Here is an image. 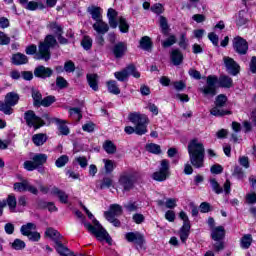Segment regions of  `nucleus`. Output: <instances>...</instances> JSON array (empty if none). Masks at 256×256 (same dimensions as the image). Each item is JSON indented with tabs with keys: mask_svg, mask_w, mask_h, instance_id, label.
Returning <instances> with one entry per match:
<instances>
[{
	"mask_svg": "<svg viewBox=\"0 0 256 256\" xmlns=\"http://www.w3.org/2000/svg\"><path fill=\"white\" fill-rule=\"evenodd\" d=\"M169 177V160L164 159L160 163L159 171H156L152 175L154 181H166Z\"/></svg>",
	"mask_w": 256,
	"mask_h": 256,
	"instance_id": "9d476101",
	"label": "nucleus"
},
{
	"mask_svg": "<svg viewBox=\"0 0 256 256\" xmlns=\"http://www.w3.org/2000/svg\"><path fill=\"white\" fill-rule=\"evenodd\" d=\"M103 163H104V169L106 173H113V170L115 169V167H117L115 165V161L113 160L104 159Z\"/></svg>",
	"mask_w": 256,
	"mask_h": 256,
	"instance_id": "79ce46f5",
	"label": "nucleus"
},
{
	"mask_svg": "<svg viewBox=\"0 0 256 256\" xmlns=\"http://www.w3.org/2000/svg\"><path fill=\"white\" fill-rule=\"evenodd\" d=\"M216 242L212 244L213 249L216 253H219V251H223L225 249V243L223 240H215Z\"/></svg>",
	"mask_w": 256,
	"mask_h": 256,
	"instance_id": "13d9d810",
	"label": "nucleus"
},
{
	"mask_svg": "<svg viewBox=\"0 0 256 256\" xmlns=\"http://www.w3.org/2000/svg\"><path fill=\"white\" fill-rule=\"evenodd\" d=\"M12 63L13 65H26L29 63V58L25 54L16 53L12 56Z\"/></svg>",
	"mask_w": 256,
	"mask_h": 256,
	"instance_id": "b1692460",
	"label": "nucleus"
},
{
	"mask_svg": "<svg viewBox=\"0 0 256 256\" xmlns=\"http://www.w3.org/2000/svg\"><path fill=\"white\" fill-rule=\"evenodd\" d=\"M5 101H6V103H8L9 106L15 107V105H17V103H19V94L15 93V92H9L5 96Z\"/></svg>",
	"mask_w": 256,
	"mask_h": 256,
	"instance_id": "c756f323",
	"label": "nucleus"
},
{
	"mask_svg": "<svg viewBox=\"0 0 256 256\" xmlns=\"http://www.w3.org/2000/svg\"><path fill=\"white\" fill-rule=\"evenodd\" d=\"M35 229H37V225H35V223L29 222L26 225L21 226L20 232L22 235H24V237H27V235L35 231Z\"/></svg>",
	"mask_w": 256,
	"mask_h": 256,
	"instance_id": "473e14b6",
	"label": "nucleus"
},
{
	"mask_svg": "<svg viewBox=\"0 0 256 256\" xmlns=\"http://www.w3.org/2000/svg\"><path fill=\"white\" fill-rule=\"evenodd\" d=\"M93 29L98 33V35H105L109 31V24L104 22L103 19L96 20L93 24Z\"/></svg>",
	"mask_w": 256,
	"mask_h": 256,
	"instance_id": "6ab92c4d",
	"label": "nucleus"
},
{
	"mask_svg": "<svg viewBox=\"0 0 256 256\" xmlns=\"http://www.w3.org/2000/svg\"><path fill=\"white\" fill-rule=\"evenodd\" d=\"M247 12L245 11H240L237 15V18H236V25L238 27H243V25H247Z\"/></svg>",
	"mask_w": 256,
	"mask_h": 256,
	"instance_id": "4c0bfd02",
	"label": "nucleus"
},
{
	"mask_svg": "<svg viewBox=\"0 0 256 256\" xmlns=\"http://www.w3.org/2000/svg\"><path fill=\"white\" fill-rule=\"evenodd\" d=\"M120 186H122L123 191H131L133 189V176L127 172H124L120 175L118 180Z\"/></svg>",
	"mask_w": 256,
	"mask_h": 256,
	"instance_id": "f8f14e48",
	"label": "nucleus"
},
{
	"mask_svg": "<svg viewBox=\"0 0 256 256\" xmlns=\"http://www.w3.org/2000/svg\"><path fill=\"white\" fill-rule=\"evenodd\" d=\"M64 71L66 73H74L75 72V63L71 60L66 61L64 63Z\"/></svg>",
	"mask_w": 256,
	"mask_h": 256,
	"instance_id": "5fc2aeb1",
	"label": "nucleus"
},
{
	"mask_svg": "<svg viewBox=\"0 0 256 256\" xmlns=\"http://www.w3.org/2000/svg\"><path fill=\"white\" fill-rule=\"evenodd\" d=\"M129 121L134 123L136 135H145L147 133V125H149V118L145 114L131 113L128 116Z\"/></svg>",
	"mask_w": 256,
	"mask_h": 256,
	"instance_id": "423d86ee",
	"label": "nucleus"
},
{
	"mask_svg": "<svg viewBox=\"0 0 256 256\" xmlns=\"http://www.w3.org/2000/svg\"><path fill=\"white\" fill-rule=\"evenodd\" d=\"M217 83L224 89H231L233 87V79L231 77L222 75L218 78L215 75H209L206 78V85L199 88L200 93L207 99L215 97L217 95Z\"/></svg>",
	"mask_w": 256,
	"mask_h": 256,
	"instance_id": "f257e3e1",
	"label": "nucleus"
},
{
	"mask_svg": "<svg viewBox=\"0 0 256 256\" xmlns=\"http://www.w3.org/2000/svg\"><path fill=\"white\" fill-rule=\"evenodd\" d=\"M118 21L121 33H129V24L127 23V20H125L123 17H120Z\"/></svg>",
	"mask_w": 256,
	"mask_h": 256,
	"instance_id": "de8ad7c7",
	"label": "nucleus"
},
{
	"mask_svg": "<svg viewBox=\"0 0 256 256\" xmlns=\"http://www.w3.org/2000/svg\"><path fill=\"white\" fill-rule=\"evenodd\" d=\"M112 53L116 59L125 57V53H127V43L118 42L113 46Z\"/></svg>",
	"mask_w": 256,
	"mask_h": 256,
	"instance_id": "f3484780",
	"label": "nucleus"
},
{
	"mask_svg": "<svg viewBox=\"0 0 256 256\" xmlns=\"http://www.w3.org/2000/svg\"><path fill=\"white\" fill-rule=\"evenodd\" d=\"M214 107L210 110V113L214 117H224V115H231V111L224 110L223 108L227 105V96L220 94L216 97Z\"/></svg>",
	"mask_w": 256,
	"mask_h": 256,
	"instance_id": "0eeeda50",
	"label": "nucleus"
},
{
	"mask_svg": "<svg viewBox=\"0 0 256 256\" xmlns=\"http://www.w3.org/2000/svg\"><path fill=\"white\" fill-rule=\"evenodd\" d=\"M11 247L12 249H15V251H23V249H25L26 247V244H25V241L17 238L11 244Z\"/></svg>",
	"mask_w": 256,
	"mask_h": 256,
	"instance_id": "37998d69",
	"label": "nucleus"
},
{
	"mask_svg": "<svg viewBox=\"0 0 256 256\" xmlns=\"http://www.w3.org/2000/svg\"><path fill=\"white\" fill-rule=\"evenodd\" d=\"M57 45V39L54 35L46 36L44 42H40L38 46V53L35 59L37 61H49L51 59V47Z\"/></svg>",
	"mask_w": 256,
	"mask_h": 256,
	"instance_id": "20e7f679",
	"label": "nucleus"
},
{
	"mask_svg": "<svg viewBox=\"0 0 256 256\" xmlns=\"http://www.w3.org/2000/svg\"><path fill=\"white\" fill-rule=\"evenodd\" d=\"M132 219L136 225H141L145 221V216L140 213H136L132 216Z\"/></svg>",
	"mask_w": 256,
	"mask_h": 256,
	"instance_id": "338daca9",
	"label": "nucleus"
},
{
	"mask_svg": "<svg viewBox=\"0 0 256 256\" xmlns=\"http://www.w3.org/2000/svg\"><path fill=\"white\" fill-rule=\"evenodd\" d=\"M188 155L191 165L195 169H201L205 166V146L197 139L188 143Z\"/></svg>",
	"mask_w": 256,
	"mask_h": 256,
	"instance_id": "f03ea898",
	"label": "nucleus"
},
{
	"mask_svg": "<svg viewBox=\"0 0 256 256\" xmlns=\"http://www.w3.org/2000/svg\"><path fill=\"white\" fill-rule=\"evenodd\" d=\"M210 185L213 189V191L217 194V195H221V193H223V188H221V186L219 185V182H217L216 179H211L210 180Z\"/></svg>",
	"mask_w": 256,
	"mask_h": 256,
	"instance_id": "09e8293b",
	"label": "nucleus"
},
{
	"mask_svg": "<svg viewBox=\"0 0 256 256\" xmlns=\"http://www.w3.org/2000/svg\"><path fill=\"white\" fill-rule=\"evenodd\" d=\"M224 65L230 75H238L240 66L230 57H224Z\"/></svg>",
	"mask_w": 256,
	"mask_h": 256,
	"instance_id": "dca6fc26",
	"label": "nucleus"
},
{
	"mask_svg": "<svg viewBox=\"0 0 256 256\" xmlns=\"http://www.w3.org/2000/svg\"><path fill=\"white\" fill-rule=\"evenodd\" d=\"M56 86L59 89H65L69 86V83L67 82V80H65V78L60 76L56 78Z\"/></svg>",
	"mask_w": 256,
	"mask_h": 256,
	"instance_id": "4d7b16f0",
	"label": "nucleus"
},
{
	"mask_svg": "<svg viewBox=\"0 0 256 256\" xmlns=\"http://www.w3.org/2000/svg\"><path fill=\"white\" fill-rule=\"evenodd\" d=\"M234 177H237V179H243L245 177V172L243 171V168L240 166H235L233 171Z\"/></svg>",
	"mask_w": 256,
	"mask_h": 256,
	"instance_id": "0e129e2a",
	"label": "nucleus"
},
{
	"mask_svg": "<svg viewBox=\"0 0 256 256\" xmlns=\"http://www.w3.org/2000/svg\"><path fill=\"white\" fill-rule=\"evenodd\" d=\"M175 43H177V38L175 37V35H171L165 41L162 42V46L164 48H167L171 47L172 45H175Z\"/></svg>",
	"mask_w": 256,
	"mask_h": 256,
	"instance_id": "864d4df0",
	"label": "nucleus"
},
{
	"mask_svg": "<svg viewBox=\"0 0 256 256\" xmlns=\"http://www.w3.org/2000/svg\"><path fill=\"white\" fill-rule=\"evenodd\" d=\"M238 163L244 169H249V167H251V164L249 162V157H247V156H240L238 158Z\"/></svg>",
	"mask_w": 256,
	"mask_h": 256,
	"instance_id": "603ef678",
	"label": "nucleus"
},
{
	"mask_svg": "<svg viewBox=\"0 0 256 256\" xmlns=\"http://www.w3.org/2000/svg\"><path fill=\"white\" fill-rule=\"evenodd\" d=\"M55 101H56L55 96H47L40 103V107H51V105H53Z\"/></svg>",
	"mask_w": 256,
	"mask_h": 256,
	"instance_id": "8fccbe9b",
	"label": "nucleus"
},
{
	"mask_svg": "<svg viewBox=\"0 0 256 256\" xmlns=\"http://www.w3.org/2000/svg\"><path fill=\"white\" fill-rule=\"evenodd\" d=\"M2 203H5V207H9L12 213H15L17 209V198L15 194H9L6 200H2Z\"/></svg>",
	"mask_w": 256,
	"mask_h": 256,
	"instance_id": "5701e85b",
	"label": "nucleus"
},
{
	"mask_svg": "<svg viewBox=\"0 0 256 256\" xmlns=\"http://www.w3.org/2000/svg\"><path fill=\"white\" fill-rule=\"evenodd\" d=\"M170 59L173 65H181L183 63V53L179 49L172 50Z\"/></svg>",
	"mask_w": 256,
	"mask_h": 256,
	"instance_id": "cd10ccee",
	"label": "nucleus"
},
{
	"mask_svg": "<svg viewBox=\"0 0 256 256\" xmlns=\"http://www.w3.org/2000/svg\"><path fill=\"white\" fill-rule=\"evenodd\" d=\"M130 75H132V77H135V79H139V77H141V73L137 71V68L134 66V64H129L121 71L114 73L115 79L121 82L127 81Z\"/></svg>",
	"mask_w": 256,
	"mask_h": 256,
	"instance_id": "6e6552de",
	"label": "nucleus"
},
{
	"mask_svg": "<svg viewBox=\"0 0 256 256\" xmlns=\"http://www.w3.org/2000/svg\"><path fill=\"white\" fill-rule=\"evenodd\" d=\"M117 15H119V13L115 9H108L107 18L108 23L112 29H117V27L119 26V22H117Z\"/></svg>",
	"mask_w": 256,
	"mask_h": 256,
	"instance_id": "aec40b11",
	"label": "nucleus"
},
{
	"mask_svg": "<svg viewBox=\"0 0 256 256\" xmlns=\"http://www.w3.org/2000/svg\"><path fill=\"white\" fill-rule=\"evenodd\" d=\"M123 215V207L119 204L110 205L109 211L104 212V217L107 221H111L113 217H119Z\"/></svg>",
	"mask_w": 256,
	"mask_h": 256,
	"instance_id": "4468645a",
	"label": "nucleus"
},
{
	"mask_svg": "<svg viewBox=\"0 0 256 256\" xmlns=\"http://www.w3.org/2000/svg\"><path fill=\"white\" fill-rule=\"evenodd\" d=\"M102 11L103 10L101 9V7H97V6L88 7V13H90L94 21H100L101 19H103V15L101 14Z\"/></svg>",
	"mask_w": 256,
	"mask_h": 256,
	"instance_id": "393cba45",
	"label": "nucleus"
},
{
	"mask_svg": "<svg viewBox=\"0 0 256 256\" xmlns=\"http://www.w3.org/2000/svg\"><path fill=\"white\" fill-rule=\"evenodd\" d=\"M191 231V224H183L180 229V239L182 243H185L189 239V233Z\"/></svg>",
	"mask_w": 256,
	"mask_h": 256,
	"instance_id": "2f4dec72",
	"label": "nucleus"
},
{
	"mask_svg": "<svg viewBox=\"0 0 256 256\" xmlns=\"http://www.w3.org/2000/svg\"><path fill=\"white\" fill-rule=\"evenodd\" d=\"M178 45L179 47H181V49H187V47L189 46V40H187V36L185 33L181 34Z\"/></svg>",
	"mask_w": 256,
	"mask_h": 256,
	"instance_id": "bf43d9fd",
	"label": "nucleus"
},
{
	"mask_svg": "<svg viewBox=\"0 0 256 256\" xmlns=\"http://www.w3.org/2000/svg\"><path fill=\"white\" fill-rule=\"evenodd\" d=\"M128 243H136L137 245H143L144 237L140 232H128L125 235Z\"/></svg>",
	"mask_w": 256,
	"mask_h": 256,
	"instance_id": "a211bd4d",
	"label": "nucleus"
},
{
	"mask_svg": "<svg viewBox=\"0 0 256 256\" xmlns=\"http://www.w3.org/2000/svg\"><path fill=\"white\" fill-rule=\"evenodd\" d=\"M69 113L70 117H73V119H76L77 121H80L81 117H83V115H81V109L79 108H72Z\"/></svg>",
	"mask_w": 256,
	"mask_h": 256,
	"instance_id": "6e6d98bb",
	"label": "nucleus"
},
{
	"mask_svg": "<svg viewBox=\"0 0 256 256\" xmlns=\"http://www.w3.org/2000/svg\"><path fill=\"white\" fill-rule=\"evenodd\" d=\"M53 75V69L40 65L34 69V77L38 79H49Z\"/></svg>",
	"mask_w": 256,
	"mask_h": 256,
	"instance_id": "2eb2a0df",
	"label": "nucleus"
},
{
	"mask_svg": "<svg viewBox=\"0 0 256 256\" xmlns=\"http://www.w3.org/2000/svg\"><path fill=\"white\" fill-rule=\"evenodd\" d=\"M32 141L37 147H41L47 141V136L45 134H36L32 137Z\"/></svg>",
	"mask_w": 256,
	"mask_h": 256,
	"instance_id": "58836bf2",
	"label": "nucleus"
},
{
	"mask_svg": "<svg viewBox=\"0 0 256 256\" xmlns=\"http://www.w3.org/2000/svg\"><path fill=\"white\" fill-rule=\"evenodd\" d=\"M103 149L108 153V155H114L117 153V146L113 143V141L106 140L103 144Z\"/></svg>",
	"mask_w": 256,
	"mask_h": 256,
	"instance_id": "72a5a7b5",
	"label": "nucleus"
},
{
	"mask_svg": "<svg viewBox=\"0 0 256 256\" xmlns=\"http://www.w3.org/2000/svg\"><path fill=\"white\" fill-rule=\"evenodd\" d=\"M25 53L26 55H35L34 57H37L39 51L37 52V46L35 44H32L26 47Z\"/></svg>",
	"mask_w": 256,
	"mask_h": 256,
	"instance_id": "e2e57ef3",
	"label": "nucleus"
},
{
	"mask_svg": "<svg viewBox=\"0 0 256 256\" xmlns=\"http://www.w3.org/2000/svg\"><path fill=\"white\" fill-rule=\"evenodd\" d=\"M31 160H27L24 162L23 167L26 171H35L37 169L38 173H45V168L43 165L47 163V154L37 153L31 154Z\"/></svg>",
	"mask_w": 256,
	"mask_h": 256,
	"instance_id": "39448f33",
	"label": "nucleus"
},
{
	"mask_svg": "<svg viewBox=\"0 0 256 256\" xmlns=\"http://www.w3.org/2000/svg\"><path fill=\"white\" fill-rule=\"evenodd\" d=\"M47 29L52 31V33H55V35H60V33H63V27H61V25H59L57 22H49L47 24Z\"/></svg>",
	"mask_w": 256,
	"mask_h": 256,
	"instance_id": "e433bc0d",
	"label": "nucleus"
},
{
	"mask_svg": "<svg viewBox=\"0 0 256 256\" xmlns=\"http://www.w3.org/2000/svg\"><path fill=\"white\" fill-rule=\"evenodd\" d=\"M29 181L23 180L22 182H16L14 183V191H17L18 193H23L27 191V185Z\"/></svg>",
	"mask_w": 256,
	"mask_h": 256,
	"instance_id": "a19ab883",
	"label": "nucleus"
},
{
	"mask_svg": "<svg viewBox=\"0 0 256 256\" xmlns=\"http://www.w3.org/2000/svg\"><path fill=\"white\" fill-rule=\"evenodd\" d=\"M75 161H77L78 165H80V167L82 169L87 168V165H89V162L87 160V157L85 156H79L75 158Z\"/></svg>",
	"mask_w": 256,
	"mask_h": 256,
	"instance_id": "680f3d73",
	"label": "nucleus"
},
{
	"mask_svg": "<svg viewBox=\"0 0 256 256\" xmlns=\"http://www.w3.org/2000/svg\"><path fill=\"white\" fill-rule=\"evenodd\" d=\"M146 151L154 155H161V146L159 144L150 143L146 145Z\"/></svg>",
	"mask_w": 256,
	"mask_h": 256,
	"instance_id": "ea45409f",
	"label": "nucleus"
},
{
	"mask_svg": "<svg viewBox=\"0 0 256 256\" xmlns=\"http://www.w3.org/2000/svg\"><path fill=\"white\" fill-rule=\"evenodd\" d=\"M32 99L34 107H41L43 95H41V92H39V90L32 89Z\"/></svg>",
	"mask_w": 256,
	"mask_h": 256,
	"instance_id": "f704fd0d",
	"label": "nucleus"
},
{
	"mask_svg": "<svg viewBox=\"0 0 256 256\" xmlns=\"http://www.w3.org/2000/svg\"><path fill=\"white\" fill-rule=\"evenodd\" d=\"M124 207L126 208V211H129L130 213H133L134 211H137L139 209L137 202L132 201L124 204Z\"/></svg>",
	"mask_w": 256,
	"mask_h": 256,
	"instance_id": "052dcab7",
	"label": "nucleus"
},
{
	"mask_svg": "<svg viewBox=\"0 0 256 256\" xmlns=\"http://www.w3.org/2000/svg\"><path fill=\"white\" fill-rule=\"evenodd\" d=\"M11 107L12 106L9 105L6 100H4V102L0 101V111H2V113H4L5 115H11L13 113V108Z\"/></svg>",
	"mask_w": 256,
	"mask_h": 256,
	"instance_id": "c03bdc74",
	"label": "nucleus"
},
{
	"mask_svg": "<svg viewBox=\"0 0 256 256\" xmlns=\"http://www.w3.org/2000/svg\"><path fill=\"white\" fill-rule=\"evenodd\" d=\"M53 123L58 125V131H60L61 135H69V127L66 125L67 122L65 120L53 118Z\"/></svg>",
	"mask_w": 256,
	"mask_h": 256,
	"instance_id": "bb28decb",
	"label": "nucleus"
},
{
	"mask_svg": "<svg viewBox=\"0 0 256 256\" xmlns=\"http://www.w3.org/2000/svg\"><path fill=\"white\" fill-rule=\"evenodd\" d=\"M160 27L162 29V33L167 35V30L169 29V25L167 24V19L163 16L160 17Z\"/></svg>",
	"mask_w": 256,
	"mask_h": 256,
	"instance_id": "69168bd1",
	"label": "nucleus"
},
{
	"mask_svg": "<svg viewBox=\"0 0 256 256\" xmlns=\"http://www.w3.org/2000/svg\"><path fill=\"white\" fill-rule=\"evenodd\" d=\"M81 46L85 51H89L93 47V39L89 36H84V38L81 41Z\"/></svg>",
	"mask_w": 256,
	"mask_h": 256,
	"instance_id": "a18cd8bd",
	"label": "nucleus"
},
{
	"mask_svg": "<svg viewBox=\"0 0 256 256\" xmlns=\"http://www.w3.org/2000/svg\"><path fill=\"white\" fill-rule=\"evenodd\" d=\"M88 85L93 91H99V76L97 74H87Z\"/></svg>",
	"mask_w": 256,
	"mask_h": 256,
	"instance_id": "a878e982",
	"label": "nucleus"
},
{
	"mask_svg": "<svg viewBox=\"0 0 256 256\" xmlns=\"http://www.w3.org/2000/svg\"><path fill=\"white\" fill-rule=\"evenodd\" d=\"M113 187V179L110 177H104L100 183V189H109Z\"/></svg>",
	"mask_w": 256,
	"mask_h": 256,
	"instance_id": "49530a36",
	"label": "nucleus"
},
{
	"mask_svg": "<svg viewBox=\"0 0 256 256\" xmlns=\"http://www.w3.org/2000/svg\"><path fill=\"white\" fill-rule=\"evenodd\" d=\"M107 87L109 93H112V95H119L121 93V89H119V86L117 85V81L110 80L107 82Z\"/></svg>",
	"mask_w": 256,
	"mask_h": 256,
	"instance_id": "c9c22d12",
	"label": "nucleus"
},
{
	"mask_svg": "<svg viewBox=\"0 0 256 256\" xmlns=\"http://www.w3.org/2000/svg\"><path fill=\"white\" fill-rule=\"evenodd\" d=\"M234 49L236 53H239V55H247V51H249V44L247 43V40L237 37L234 39Z\"/></svg>",
	"mask_w": 256,
	"mask_h": 256,
	"instance_id": "ddd939ff",
	"label": "nucleus"
},
{
	"mask_svg": "<svg viewBox=\"0 0 256 256\" xmlns=\"http://www.w3.org/2000/svg\"><path fill=\"white\" fill-rule=\"evenodd\" d=\"M51 193L52 195H57L60 203H63L64 205L69 203V195L65 191L57 188V186L52 187Z\"/></svg>",
	"mask_w": 256,
	"mask_h": 256,
	"instance_id": "412c9836",
	"label": "nucleus"
},
{
	"mask_svg": "<svg viewBox=\"0 0 256 256\" xmlns=\"http://www.w3.org/2000/svg\"><path fill=\"white\" fill-rule=\"evenodd\" d=\"M253 243V235L245 234L240 239V247L241 249H249Z\"/></svg>",
	"mask_w": 256,
	"mask_h": 256,
	"instance_id": "7c9ffc66",
	"label": "nucleus"
},
{
	"mask_svg": "<svg viewBox=\"0 0 256 256\" xmlns=\"http://www.w3.org/2000/svg\"><path fill=\"white\" fill-rule=\"evenodd\" d=\"M139 47L140 49H143V51H151V48L153 47V42H151V38L149 36H143L140 39Z\"/></svg>",
	"mask_w": 256,
	"mask_h": 256,
	"instance_id": "c85d7f7f",
	"label": "nucleus"
},
{
	"mask_svg": "<svg viewBox=\"0 0 256 256\" xmlns=\"http://www.w3.org/2000/svg\"><path fill=\"white\" fill-rule=\"evenodd\" d=\"M24 119L26 121V125H28V127H34L35 131H37V129H40V127H43V125H45L43 119L35 115V112L33 110L26 111L24 113Z\"/></svg>",
	"mask_w": 256,
	"mask_h": 256,
	"instance_id": "1a4fd4ad",
	"label": "nucleus"
},
{
	"mask_svg": "<svg viewBox=\"0 0 256 256\" xmlns=\"http://www.w3.org/2000/svg\"><path fill=\"white\" fill-rule=\"evenodd\" d=\"M66 163H69V156L62 155L56 160L55 165L56 167L61 168L65 167Z\"/></svg>",
	"mask_w": 256,
	"mask_h": 256,
	"instance_id": "3c124183",
	"label": "nucleus"
},
{
	"mask_svg": "<svg viewBox=\"0 0 256 256\" xmlns=\"http://www.w3.org/2000/svg\"><path fill=\"white\" fill-rule=\"evenodd\" d=\"M46 237H49V239H52V241H54L55 245H56V251H61V249H63V247H65L63 245V242H61V239H63V236L61 235V233H59V231L53 229V228H48L46 229L45 232Z\"/></svg>",
	"mask_w": 256,
	"mask_h": 256,
	"instance_id": "9b49d317",
	"label": "nucleus"
},
{
	"mask_svg": "<svg viewBox=\"0 0 256 256\" xmlns=\"http://www.w3.org/2000/svg\"><path fill=\"white\" fill-rule=\"evenodd\" d=\"M86 215L90 218L93 219L92 223H84V227L90 232L92 233V235H94L98 241H106L107 243H111V238L109 237V233H107V231L104 229L103 226H101V224L99 223V221H97V219H95V217L93 216V213H91L90 211H87Z\"/></svg>",
	"mask_w": 256,
	"mask_h": 256,
	"instance_id": "7ed1b4c3",
	"label": "nucleus"
},
{
	"mask_svg": "<svg viewBox=\"0 0 256 256\" xmlns=\"http://www.w3.org/2000/svg\"><path fill=\"white\" fill-rule=\"evenodd\" d=\"M211 237L213 241H223L225 238V228L223 226H217L211 229Z\"/></svg>",
	"mask_w": 256,
	"mask_h": 256,
	"instance_id": "4be33fe9",
	"label": "nucleus"
},
{
	"mask_svg": "<svg viewBox=\"0 0 256 256\" xmlns=\"http://www.w3.org/2000/svg\"><path fill=\"white\" fill-rule=\"evenodd\" d=\"M246 203H248V205H253L256 203V194L255 193H248L246 195Z\"/></svg>",
	"mask_w": 256,
	"mask_h": 256,
	"instance_id": "774afa93",
	"label": "nucleus"
}]
</instances>
